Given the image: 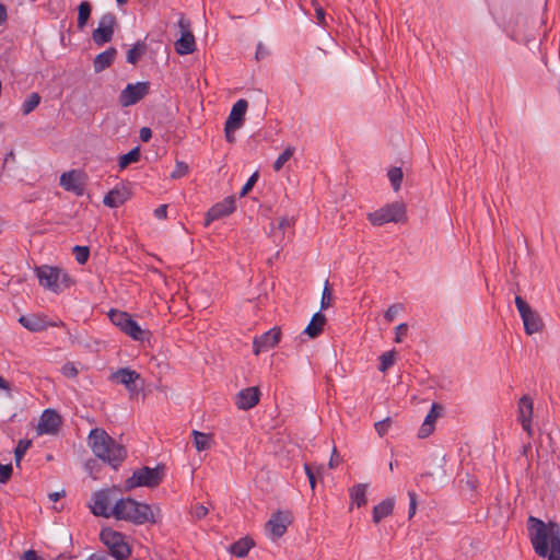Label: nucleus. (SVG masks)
<instances>
[{"label":"nucleus","mask_w":560,"mask_h":560,"mask_svg":"<svg viewBox=\"0 0 560 560\" xmlns=\"http://www.w3.org/2000/svg\"><path fill=\"white\" fill-rule=\"evenodd\" d=\"M248 107V103L246 100H238L232 107L230 115L225 121V125L234 126L235 128H241L245 118V114Z\"/></svg>","instance_id":"412c9836"},{"label":"nucleus","mask_w":560,"mask_h":560,"mask_svg":"<svg viewBox=\"0 0 560 560\" xmlns=\"http://www.w3.org/2000/svg\"><path fill=\"white\" fill-rule=\"evenodd\" d=\"M36 276L39 284L45 289L52 292H59L65 288H69L72 284L70 276L60 268L50 267L47 265L36 267Z\"/></svg>","instance_id":"20e7f679"},{"label":"nucleus","mask_w":560,"mask_h":560,"mask_svg":"<svg viewBox=\"0 0 560 560\" xmlns=\"http://www.w3.org/2000/svg\"><path fill=\"white\" fill-rule=\"evenodd\" d=\"M395 505L394 499H385L373 508V522L380 523L384 517L393 513Z\"/></svg>","instance_id":"a878e982"},{"label":"nucleus","mask_w":560,"mask_h":560,"mask_svg":"<svg viewBox=\"0 0 560 560\" xmlns=\"http://www.w3.org/2000/svg\"><path fill=\"white\" fill-rule=\"evenodd\" d=\"M325 324L326 316L320 312H317L313 315L311 322L304 329V334H306L311 338H316L322 334Z\"/></svg>","instance_id":"393cba45"},{"label":"nucleus","mask_w":560,"mask_h":560,"mask_svg":"<svg viewBox=\"0 0 560 560\" xmlns=\"http://www.w3.org/2000/svg\"><path fill=\"white\" fill-rule=\"evenodd\" d=\"M116 23L114 13L108 12L103 14L98 21V26L92 33L94 44L103 46L109 43L113 39Z\"/></svg>","instance_id":"9b49d317"},{"label":"nucleus","mask_w":560,"mask_h":560,"mask_svg":"<svg viewBox=\"0 0 560 560\" xmlns=\"http://www.w3.org/2000/svg\"><path fill=\"white\" fill-rule=\"evenodd\" d=\"M238 128H235L234 126L229 128L228 125H224L225 139L228 142L233 143L235 141L234 132Z\"/></svg>","instance_id":"6e6d98bb"},{"label":"nucleus","mask_w":560,"mask_h":560,"mask_svg":"<svg viewBox=\"0 0 560 560\" xmlns=\"http://www.w3.org/2000/svg\"><path fill=\"white\" fill-rule=\"evenodd\" d=\"M73 255L75 257V260L80 264V265H84L88 259H89V256H90V249L88 246H79V245H75L73 247Z\"/></svg>","instance_id":"ea45409f"},{"label":"nucleus","mask_w":560,"mask_h":560,"mask_svg":"<svg viewBox=\"0 0 560 560\" xmlns=\"http://www.w3.org/2000/svg\"><path fill=\"white\" fill-rule=\"evenodd\" d=\"M291 225H292V221H291V219H289L287 217L281 218L277 223V228L279 230H285L287 228H290Z\"/></svg>","instance_id":"052dcab7"},{"label":"nucleus","mask_w":560,"mask_h":560,"mask_svg":"<svg viewBox=\"0 0 560 560\" xmlns=\"http://www.w3.org/2000/svg\"><path fill=\"white\" fill-rule=\"evenodd\" d=\"M7 20V8L3 4H0V25L3 24Z\"/></svg>","instance_id":"338daca9"},{"label":"nucleus","mask_w":560,"mask_h":560,"mask_svg":"<svg viewBox=\"0 0 560 560\" xmlns=\"http://www.w3.org/2000/svg\"><path fill=\"white\" fill-rule=\"evenodd\" d=\"M267 55H268L267 48L261 43L258 44L257 50H256V59L259 60L260 58H264Z\"/></svg>","instance_id":"69168bd1"},{"label":"nucleus","mask_w":560,"mask_h":560,"mask_svg":"<svg viewBox=\"0 0 560 560\" xmlns=\"http://www.w3.org/2000/svg\"><path fill=\"white\" fill-rule=\"evenodd\" d=\"M533 410H534V404L533 399L524 395L518 400L517 406V420L522 424L523 430L528 434L530 438L533 435V429H532V417H533Z\"/></svg>","instance_id":"4468645a"},{"label":"nucleus","mask_w":560,"mask_h":560,"mask_svg":"<svg viewBox=\"0 0 560 560\" xmlns=\"http://www.w3.org/2000/svg\"><path fill=\"white\" fill-rule=\"evenodd\" d=\"M235 210L234 197H228L221 202L215 203L206 214L205 224L209 225L212 221L228 217Z\"/></svg>","instance_id":"f3484780"},{"label":"nucleus","mask_w":560,"mask_h":560,"mask_svg":"<svg viewBox=\"0 0 560 560\" xmlns=\"http://www.w3.org/2000/svg\"><path fill=\"white\" fill-rule=\"evenodd\" d=\"M194 435V444L198 452L206 451L210 448V435L199 432L197 430L192 431Z\"/></svg>","instance_id":"72a5a7b5"},{"label":"nucleus","mask_w":560,"mask_h":560,"mask_svg":"<svg viewBox=\"0 0 560 560\" xmlns=\"http://www.w3.org/2000/svg\"><path fill=\"white\" fill-rule=\"evenodd\" d=\"M147 45L145 43L139 40L128 51L126 56V60L128 63L136 65L139 59L145 54Z\"/></svg>","instance_id":"7c9ffc66"},{"label":"nucleus","mask_w":560,"mask_h":560,"mask_svg":"<svg viewBox=\"0 0 560 560\" xmlns=\"http://www.w3.org/2000/svg\"><path fill=\"white\" fill-rule=\"evenodd\" d=\"M175 49L179 55H188L195 51L196 42L190 31H183L182 36L175 43Z\"/></svg>","instance_id":"b1692460"},{"label":"nucleus","mask_w":560,"mask_h":560,"mask_svg":"<svg viewBox=\"0 0 560 560\" xmlns=\"http://www.w3.org/2000/svg\"><path fill=\"white\" fill-rule=\"evenodd\" d=\"M191 513L194 517L201 520L208 514V509L202 504H196Z\"/></svg>","instance_id":"603ef678"},{"label":"nucleus","mask_w":560,"mask_h":560,"mask_svg":"<svg viewBox=\"0 0 560 560\" xmlns=\"http://www.w3.org/2000/svg\"><path fill=\"white\" fill-rule=\"evenodd\" d=\"M91 12H92V4L84 0L82 1L79 7H78V28L79 30H83L86 24H88V21L91 16Z\"/></svg>","instance_id":"2f4dec72"},{"label":"nucleus","mask_w":560,"mask_h":560,"mask_svg":"<svg viewBox=\"0 0 560 560\" xmlns=\"http://www.w3.org/2000/svg\"><path fill=\"white\" fill-rule=\"evenodd\" d=\"M23 560H45L42 557H39L36 551L34 550H27L23 555Z\"/></svg>","instance_id":"680f3d73"},{"label":"nucleus","mask_w":560,"mask_h":560,"mask_svg":"<svg viewBox=\"0 0 560 560\" xmlns=\"http://www.w3.org/2000/svg\"><path fill=\"white\" fill-rule=\"evenodd\" d=\"M154 214L158 219H165L166 215H167V206L166 205H162V206H159L155 210H154Z\"/></svg>","instance_id":"bf43d9fd"},{"label":"nucleus","mask_w":560,"mask_h":560,"mask_svg":"<svg viewBox=\"0 0 560 560\" xmlns=\"http://www.w3.org/2000/svg\"><path fill=\"white\" fill-rule=\"evenodd\" d=\"M108 316L115 326L133 340L143 341L149 338L150 331L142 329L127 312L112 310Z\"/></svg>","instance_id":"423d86ee"},{"label":"nucleus","mask_w":560,"mask_h":560,"mask_svg":"<svg viewBox=\"0 0 560 560\" xmlns=\"http://www.w3.org/2000/svg\"><path fill=\"white\" fill-rule=\"evenodd\" d=\"M402 305L399 303L390 305L385 312L384 318L389 323L393 322L397 314L402 311Z\"/></svg>","instance_id":"a18cd8bd"},{"label":"nucleus","mask_w":560,"mask_h":560,"mask_svg":"<svg viewBox=\"0 0 560 560\" xmlns=\"http://www.w3.org/2000/svg\"><path fill=\"white\" fill-rule=\"evenodd\" d=\"M315 13H316V18H317V23L318 25L320 26H326V14H325V10L323 8H317V10H315Z\"/></svg>","instance_id":"13d9d810"},{"label":"nucleus","mask_w":560,"mask_h":560,"mask_svg":"<svg viewBox=\"0 0 560 560\" xmlns=\"http://www.w3.org/2000/svg\"><path fill=\"white\" fill-rule=\"evenodd\" d=\"M388 178L393 185L394 190H398L402 180V171L399 167H394L388 171Z\"/></svg>","instance_id":"a19ab883"},{"label":"nucleus","mask_w":560,"mask_h":560,"mask_svg":"<svg viewBox=\"0 0 560 560\" xmlns=\"http://www.w3.org/2000/svg\"><path fill=\"white\" fill-rule=\"evenodd\" d=\"M258 179V173H254L249 178L248 180L246 182V184L243 186V188L241 189V192H240V196L241 197H244L246 196L250 190L252 188L254 187V185L256 184Z\"/></svg>","instance_id":"de8ad7c7"},{"label":"nucleus","mask_w":560,"mask_h":560,"mask_svg":"<svg viewBox=\"0 0 560 560\" xmlns=\"http://www.w3.org/2000/svg\"><path fill=\"white\" fill-rule=\"evenodd\" d=\"M294 151V147H288L275 161L273 170L276 172H279L283 167V165L292 158Z\"/></svg>","instance_id":"e433bc0d"},{"label":"nucleus","mask_w":560,"mask_h":560,"mask_svg":"<svg viewBox=\"0 0 560 560\" xmlns=\"http://www.w3.org/2000/svg\"><path fill=\"white\" fill-rule=\"evenodd\" d=\"M89 444L93 454L100 459L117 468L126 458L127 451L118 444L105 430L96 428L89 434Z\"/></svg>","instance_id":"f03ea898"},{"label":"nucleus","mask_w":560,"mask_h":560,"mask_svg":"<svg viewBox=\"0 0 560 560\" xmlns=\"http://www.w3.org/2000/svg\"><path fill=\"white\" fill-rule=\"evenodd\" d=\"M65 495V492L61 491V492H51L49 493V499L52 501V502H57L60 498H62Z\"/></svg>","instance_id":"774afa93"},{"label":"nucleus","mask_w":560,"mask_h":560,"mask_svg":"<svg viewBox=\"0 0 560 560\" xmlns=\"http://www.w3.org/2000/svg\"><path fill=\"white\" fill-rule=\"evenodd\" d=\"M188 172V165L185 162L177 161L175 170L172 172V178H180Z\"/></svg>","instance_id":"49530a36"},{"label":"nucleus","mask_w":560,"mask_h":560,"mask_svg":"<svg viewBox=\"0 0 560 560\" xmlns=\"http://www.w3.org/2000/svg\"><path fill=\"white\" fill-rule=\"evenodd\" d=\"M117 57V49L115 47H109L105 51L96 55L93 60V69L95 73H101L107 68H109Z\"/></svg>","instance_id":"4be33fe9"},{"label":"nucleus","mask_w":560,"mask_h":560,"mask_svg":"<svg viewBox=\"0 0 560 560\" xmlns=\"http://www.w3.org/2000/svg\"><path fill=\"white\" fill-rule=\"evenodd\" d=\"M380 371L381 372H386L395 362V351H387V352H384L381 357H380Z\"/></svg>","instance_id":"58836bf2"},{"label":"nucleus","mask_w":560,"mask_h":560,"mask_svg":"<svg viewBox=\"0 0 560 560\" xmlns=\"http://www.w3.org/2000/svg\"><path fill=\"white\" fill-rule=\"evenodd\" d=\"M512 24V32L514 36H521V35H530V31L536 28L538 25L542 24L541 20H532L529 22V19L524 13H518L515 15L513 21H511Z\"/></svg>","instance_id":"a211bd4d"},{"label":"nucleus","mask_w":560,"mask_h":560,"mask_svg":"<svg viewBox=\"0 0 560 560\" xmlns=\"http://www.w3.org/2000/svg\"><path fill=\"white\" fill-rule=\"evenodd\" d=\"M39 102L40 96L37 93H32L22 104V113L28 115L38 106Z\"/></svg>","instance_id":"c9c22d12"},{"label":"nucleus","mask_w":560,"mask_h":560,"mask_svg":"<svg viewBox=\"0 0 560 560\" xmlns=\"http://www.w3.org/2000/svg\"><path fill=\"white\" fill-rule=\"evenodd\" d=\"M164 477V466L158 465L154 468H150L148 466H143L141 468L136 469L131 477H129L126 482V489L131 490L137 487H148L155 488L158 487Z\"/></svg>","instance_id":"39448f33"},{"label":"nucleus","mask_w":560,"mask_h":560,"mask_svg":"<svg viewBox=\"0 0 560 560\" xmlns=\"http://www.w3.org/2000/svg\"><path fill=\"white\" fill-rule=\"evenodd\" d=\"M129 199V191L127 188L122 187H115L114 189L109 190L107 195L104 197L103 202L105 206L109 208H117L121 206L125 201Z\"/></svg>","instance_id":"5701e85b"},{"label":"nucleus","mask_w":560,"mask_h":560,"mask_svg":"<svg viewBox=\"0 0 560 560\" xmlns=\"http://www.w3.org/2000/svg\"><path fill=\"white\" fill-rule=\"evenodd\" d=\"M292 517L289 512H276L266 523V532L272 540L282 537L291 524Z\"/></svg>","instance_id":"ddd939ff"},{"label":"nucleus","mask_w":560,"mask_h":560,"mask_svg":"<svg viewBox=\"0 0 560 560\" xmlns=\"http://www.w3.org/2000/svg\"><path fill=\"white\" fill-rule=\"evenodd\" d=\"M408 495H409V499H410V503H409V518H411L415 515L416 510H417V495L412 491H409Z\"/></svg>","instance_id":"864d4df0"},{"label":"nucleus","mask_w":560,"mask_h":560,"mask_svg":"<svg viewBox=\"0 0 560 560\" xmlns=\"http://www.w3.org/2000/svg\"><path fill=\"white\" fill-rule=\"evenodd\" d=\"M368 219L376 226H381L389 222H402L406 220V207L401 202H393L374 212H370L368 214Z\"/></svg>","instance_id":"6e6552de"},{"label":"nucleus","mask_w":560,"mask_h":560,"mask_svg":"<svg viewBox=\"0 0 560 560\" xmlns=\"http://www.w3.org/2000/svg\"><path fill=\"white\" fill-rule=\"evenodd\" d=\"M528 532L535 552L548 560H560V526L555 522L545 523L539 518H528Z\"/></svg>","instance_id":"f257e3e1"},{"label":"nucleus","mask_w":560,"mask_h":560,"mask_svg":"<svg viewBox=\"0 0 560 560\" xmlns=\"http://www.w3.org/2000/svg\"><path fill=\"white\" fill-rule=\"evenodd\" d=\"M338 464H339L338 453H337L336 447H334L328 466H329V468L334 469L338 466Z\"/></svg>","instance_id":"0e129e2a"},{"label":"nucleus","mask_w":560,"mask_h":560,"mask_svg":"<svg viewBox=\"0 0 560 560\" xmlns=\"http://www.w3.org/2000/svg\"><path fill=\"white\" fill-rule=\"evenodd\" d=\"M61 373L66 377L73 378L78 375V369L75 368V365L73 363H66L61 368Z\"/></svg>","instance_id":"09e8293b"},{"label":"nucleus","mask_w":560,"mask_h":560,"mask_svg":"<svg viewBox=\"0 0 560 560\" xmlns=\"http://www.w3.org/2000/svg\"><path fill=\"white\" fill-rule=\"evenodd\" d=\"M281 339V330L278 327H273L270 330L264 332L259 337H256L253 341V350L256 355L262 351L276 347Z\"/></svg>","instance_id":"2eb2a0df"},{"label":"nucleus","mask_w":560,"mask_h":560,"mask_svg":"<svg viewBox=\"0 0 560 560\" xmlns=\"http://www.w3.org/2000/svg\"><path fill=\"white\" fill-rule=\"evenodd\" d=\"M141 141L148 142L152 138V130L149 127H142L139 132Z\"/></svg>","instance_id":"4d7b16f0"},{"label":"nucleus","mask_w":560,"mask_h":560,"mask_svg":"<svg viewBox=\"0 0 560 560\" xmlns=\"http://www.w3.org/2000/svg\"><path fill=\"white\" fill-rule=\"evenodd\" d=\"M434 430V425L429 423L428 422H424L421 424L420 429H419V432H418V436L420 439H424V438H428Z\"/></svg>","instance_id":"8fccbe9b"},{"label":"nucleus","mask_w":560,"mask_h":560,"mask_svg":"<svg viewBox=\"0 0 560 560\" xmlns=\"http://www.w3.org/2000/svg\"><path fill=\"white\" fill-rule=\"evenodd\" d=\"M119 499L118 490L115 488L96 491L92 497L91 511L96 516L113 517L112 509Z\"/></svg>","instance_id":"1a4fd4ad"},{"label":"nucleus","mask_w":560,"mask_h":560,"mask_svg":"<svg viewBox=\"0 0 560 560\" xmlns=\"http://www.w3.org/2000/svg\"><path fill=\"white\" fill-rule=\"evenodd\" d=\"M79 175L75 171L66 172L60 176V186L67 191H81V186L78 182Z\"/></svg>","instance_id":"bb28decb"},{"label":"nucleus","mask_w":560,"mask_h":560,"mask_svg":"<svg viewBox=\"0 0 560 560\" xmlns=\"http://www.w3.org/2000/svg\"><path fill=\"white\" fill-rule=\"evenodd\" d=\"M101 541L108 548L109 556L115 560H126L131 549L125 540V536L112 528H103L100 534Z\"/></svg>","instance_id":"0eeeda50"},{"label":"nucleus","mask_w":560,"mask_h":560,"mask_svg":"<svg viewBox=\"0 0 560 560\" xmlns=\"http://www.w3.org/2000/svg\"><path fill=\"white\" fill-rule=\"evenodd\" d=\"M149 82L129 83L119 94V104L122 107L132 106L144 98L149 94Z\"/></svg>","instance_id":"f8f14e48"},{"label":"nucleus","mask_w":560,"mask_h":560,"mask_svg":"<svg viewBox=\"0 0 560 560\" xmlns=\"http://www.w3.org/2000/svg\"><path fill=\"white\" fill-rule=\"evenodd\" d=\"M330 301H331V290L329 288V282L326 281L324 290H323V294H322L320 308L325 310V308L329 307Z\"/></svg>","instance_id":"37998d69"},{"label":"nucleus","mask_w":560,"mask_h":560,"mask_svg":"<svg viewBox=\"0 0 560 560\" xmlns=\"http://www.w3.org/2000/svg\"><path fill=\"white\" fill-rule=\"evenodd\" d=\"M259 389L257 387H247L242 389L235 397V404L238 409L248 410L255 407L259 401Z\"/></svg>","instance_id":"6ab92c4d"},{"label":"nucleus","mask_w":560,"mask_h":560,"mask_svg":"<svg viewBox=\"0 0 560 560\" xmlns=\"http://www.w3.org/2000/svg\"><path fill=\"white\" fill-rule=\"evenodd\" d=\"M253 546H254L253 540H250L248 538H242L231 545L230 552L238 558H243L248 553L249 549Z\"/></svg>","instance_id":"c756f323"},{"label":"nucleus","mask_w":560,"mask_h":560,"mask_svg":"<svg viewBox=\"0 0 560 560\" xmlns=\"http://www.w3.org/2000/svg\"><path fill=\"white\" fill-rule=\"evenodd\" d=\"M366 483H358L350 489V499L359 508L366 504Z\"/></svg>","instance_id":"c85d7f7f"},{"label":"nucleus","mask_w":560,"mask_h":560,"mask_svg":"<svg viewBox=\"0 0 560 560\" xmlns=\"http://www.w3.org/2000/svg\"><path fill=\"white\" fill-rule=\"evenodd\" d=\"M389 425H390V420L387 418L385 420L376 422L375 430L380 436H383L387 433Z\"/></svg>","instance_id":"3c124183"},{"label":"nucleus","mask_w":560,"mask_h":560,"mask_svg":"<svg viewBox=\"0 0 560 560\" xmlns=\"http://www.w3.org/2000/svg\"><path fill=\"white\" fill-rule=\"evenodd\" d=\"M86 560H110V558L106 552H95L92 553Z\"/></svg>","instance_id":"e2e57ef3"},{"label":"nucleus","mask_w":560,"mask_h":560,"mask_svg":"<svg viewBox=\"0 0 560 560\" xmlns=\"http://www.w3.org/2000/svg\"><path fill=\"white\" fill-rule=\"evenodd\" d=\"M441 411H442V406H440L439 404H433L429 413L424 418V422L429 421V423L434 425L436 419L441 415Z\"/></svg>","instance_id":"79ce46f5"},{"label":"nucleus","mask_w":560,"mask_h":560,"mask_svg":"<svg viewBox=\"0 0 560 560\" xmlns=\"http://www.w3.org/2000/svg\"><path fill=\"white\" fill-rule=\"evenodd\" d=\"M32 441L31 440H20L15 450H14V460L16 466L20 465L24 454L26 451L31 447Z\"/></svg>","instance_id":"4c0bfd02"},{"label":"nucleus","mask_w":560,"mask_h":560,"mask_svg":"<svg viewBox=\"0 0 560 560\" xmlns=\"http://www.w3.org/2000/svg\"><path fill=\"white\" fill-rule=\"evenodd\" d=\"M113 517L130 522L135 525L156 523V515L151 505L138 502L131 498H120L112 509Z\"/></svg>","instance_id":"7ed1b4c3"},{"label":"nucleus","mask_w":560,"mask_h":560,"mask_svg":"<svg viewBox=\"0 0 560 560\" xmlns=\"http://www.w3.org/2000/svg\"><path fill=\"white\" fill-rule=\"evenodd\" d=\"M304 470L308 478L310 486H311L312 490H314L316 487V478H317V476L322 475L323 467L314 466L313 464H305Z\"/></svg>","instance_id":"f704fd0d"},{"label":"nucleus","mask_w":560,"mask_h":560,"mask_svg":"<svg viewBox=\"0 0 560 560\" xmlns=\"http://www.w3.org/2000/svg\"><path fill=\"white\" fill-rule=\"evenodd\" d=\"M61 424L59 415L51 409H47L43 412L38 429L40 433H56Z\"/></svg>","instance_id":"aec40b11"},{"label":"nucleus","mask_w":560,"mask_h":560,"mask_svg":"<svg viewBox=\"0 0 560 560\" xmlns=\"http://www.w3.org/2000/svg\"><path fill=\"white\" fill-rule=\"evenodd\" d=\"M19 323L30 331H42L46 329L45 322L35 315L21 316Z\"/></svg>","instance_id":"cd10ccee"},{"label":"nucleus","mask_w":560,"mask_h":560,"mask_svg":"<svg viewBox=\"0 0 560 560\" xmlns=\"http://www.w3.org/2000/svg\"><path fill=\"white\" fill-rule=\"evenodd\" d=\"M407 330H408V326L407 324H399L397 327H396V338H395V341L396 342H401V338L402 336H405L407 334Z\"/></svg>","instance_id":"5fc2aeb1"},{"label":"nucleus","mask_w":560,"mask_h":560,"mask_svg":"<svg viewBox=\"0 0 560 560\" xmlns=\"http://www.w3.org/2000/svg\"><path fill=\"white\" fill-rule=\"evenodd\" d=\"M13 474V467L11 464L2 465L0 463V483L8 482Z\"/></svg>","instance_id":"c03bdc74"},{"label":"nucleus","mask_w":560,"mask_h":560,"mask_svg":"<svg viewBox=\"0 0 560 560\" xmlns=\"http://www.w3.org/2000/svg\"><path fill=\"white\" fill-rule=\"evenodd\" d=\"M140 160V149L139 147L133 148L128 153L121 155L118 160V166L120 170H125L132 163H137Z\"/></svg>","instance_id":"473e14b6"},{"label":"nucleus","mask_w":560,"mask_h":560,"mask_svg":"<svg viewBox=\"0 0 560 560\" xmlns=\"http://www.w3.org/2000/svg\"><path fill=\"white\" fill-rule=\"evenodd\" d=\"M138 380H140V374L129 368H120L109 376V381L124 385L130 393L137 392L136 382Z\"/></svg>","instance_id":"dca6fc26"},{"label":"nucleus","mask_w":560,"mask_h":560,"mask_svg":"<svg viewBox=\"0 0 560 560\" xmlns=\"http://www.w3.org/2000/svg\"><path fill=\"white\" fill-rule=\"evenodd\" d=\"M515 305L523 320L525 332L529 336L533 334L541 332L545 324L540 315L518 295L515 298Z\"/></svg>","instance_id":"9d476101"}]
</instances>
